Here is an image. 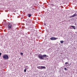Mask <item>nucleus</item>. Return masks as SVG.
<instances>
[{
	"instance_id": "1",
	"label": "nucleus",
	"mask_w": 77,
	"mask_h": 77,
	"mask_svg": "<svg viewBox=\"0 0 77 77\" xmlns=\"http://www.w3.org/2000/svg\"><path fill=\"white\" fill-rule=\"evenodd\" d=\"M48 56L46 54L42 55V54H39L38 56V57L41 60H45V59L44 58H47Z\"/></svg>"
},
{
	"instance_id": "2",
	"label": "nucleus",
	"mask_w": 77,
	"mask_h": 77,
	"mask_svg": "<svg viewBox=\"0 0 77 77\" xmlns=\"http://www.w3.org/2000/svg\"><path fill=\"white\" fill-rule=\"evenodd\" d=\"M3 58L5 60H8L9 59V56L6 54H5L3 55Z\"/></svg>"
},
{
	"instance_id": "3",
	"label": "nucleus",
	"mask_w": 77,
	"mask_h": 77,
	"mask_svg": "<svg viewBox=\"0 0 77 77\" xmlns=\"http://www.w3.org/2000/svg\"><path fill=\"white\" fill-rule=\"evenodd\" d=\"M38 69H46V67L45 66H38L37 67Z\"/></svg>"
},
{
	"instance_id": "4",
	"label": "nucleus",
	"mask_w": 77,
	"mask_h": 77,
	"mask_svg": "<svg viewBox=\"0 0 77 77\" xmlns=\"http://www.w3.org/2000/svg\"><path fill=\"white\" fill-rule=\"evenodd\" d=\"M7 27L9 30L11 29L12 28V25L11 24L9 23Z\"/></svg>"
},
{
	"instance_id": "5",
	"label": "nucleus",
	"mask_w": 77,
	"mask_h": 77,
	"mask_svg": "<svg viewBox=\"0 0 77 77\" xmlns=\"http://www.w3.org/2000/svg\"><path fill=\"white\" fill-rule=\"evenodd\" d=\"M58 39V38H55L54 37H52L50 38L51 40L52 41H54V40H56V39Z\"/></svg>"
},
{
	"instance_id": "6",
	"label": "nucleus",
	"mask_w": 77,
	"mask_h": 77,
	"mask_svg": "<svg viewBox=\"0 0 77 77\" xmlns=\"http://www.w3.org/2000/svg\"><path fill=\"white\" fill-rule=\"evenodd\" d=\"M76 16H77V14H75L72 16H71L69 17V18H73V17H76Z\"/></svg>"
},
{
	"instance_id": "7",
	"label": "nucleus",
	"mask_w": 77,
	"mask_h": 77,
	"mask_svg": "<svg viewBox=\"0 0 77 77\" xmlns=\"http://www.w3.org/2000/svg\"><path fill=\"white\" fill-rule=\"evenodd\" d=\"M26 22H28L29 23H30L32 21V20H30V19H28L27 20H26Z\"/></svg>"
},
{
	"instance_id": "8",
	"label": "nucleus",
	"mask_w": 77,
	"mask_h": 77,
	"mask_svg": "<svg viewBox=\"0 0 77 77\" xmlns=\"http://www.w3.org/2000/svg\"><path fill=\"white\" fill-rule=\"evenodd\" d=\"M71 26V27H72V28H73V29H74V30H75V29H76V28H75V26Z\"/></svg>"
},
{
	"instance_id": "9",
	"label": "nucleus",
	"mask_w": 77,
	"mask_h": 77,
	"mask_svg": "<svg viewBox=\"0 0 77 77\" xmlns=\"http://www.w3.org/2000/svg\"><path fill=\"white\" fill-rule=\"evenodd\" d=\"M50 6H54V4H51L50 5Z\"/></svg>"
},
{
	"instance_id": "10",
	"label": "nucleus",
	"mask_w": 77,
	"mask_h": 77,
	"mask_svg": "<svg viewBox=\"0 0 77 77\" xmlns=\"http://www.w3.org/2000/svg\"><path fill=\"white\" fill-rule=\"evenodd\" d=\"M25 68L26 69H28V66H25Z\"/></svg>"
},
{
	"instance_id": "11",
	"label": "nucleus",
	"mask_w": 77,
	"mask_h": 77,
	"mask_svg": "<svg viewBox=\"0 0 77 77\" xmlns=\"http://www.w3.org/2000/svg\"><path fill=\"white\" fill-rule=\"evenodd\" d=\"M28 17H30L32 16V15L30 14H28Z\"/></svg>"
},
{
	"instance_id": "12",
	"label": "nucleus",
	"mask_w": 77,
	"mask_h": 77,
	"mask_svg": "<svg viewBox=\"0 0 77 77\" xmlns=\"http://www.w3.org/2000/svg\"><path fill=\"white\" fill-rule=\"evenodd\" d=\"M64 41H60V42L61 43V44H63V43Z\"/></svg>"
},
{
	"instance_id": "13",
	"label": "nucleus",
	"mask_w": 77,
	"mask_h": 77,
	"mask_svg": "<svg viewBox=\"0 0 77 77\" xmlns=\"http://www.w3.org/2000/svg\"><path fill=\"white\" fill-rule=\"evenodd\" d=\"M20 55H21V56H23V53L21 52L20 53Z\"/></svg>"
},
{
	"instance_id": "14",
	"label": "nucleus",
	"mask_w": 77,
	"mask_h": 77,
	"mask_svg": "<svg viewBox=\"0 0 77 77\" xmlns=\"http://www.w3.org/2000/svg\"><path fill=\"white\" fill-rule=\"evenodd\" d=\"M50 50H51V48H50L48 49V51H50Z\"/></svg>"
},
{
	"instance_id": "15",
	"label": "nucleus",
	"mask_w": 77,
	"mask_h": 77,
	"mask_svg": "<svg viewBox=\"0 0 77 77\" xmlns=\"http://www.w3.org/2000/svg\"><path fill=\"white\" fill-rule=\"evenodd\" d=\"M64 69L65 70V71H66V70H67V69H66V67H65L64 68Z\"/></svg>"
},
{
	"instance_id": "16",
	"label": "nucleus",
	"mask_w": 77,
	"mask_h": 77,
	"mask_svg": "<svg viewBox=\"0 0 77 77\" xmlns=\"http://www.w3.org/2000/svg\"><path fill=\"white\" fill-rule=\"evenodd\" d=\"M26 70H27V69H25L24 70V72H26Z\"/></svg>"
},
{
	"instance_id": "17",
	"label": "nucleus",
	"mask_w": 77,
	"mask_h": 77,
	"mask_svg": "<svg viewBox=\"0 0 77 77\" xmlns=\"http://www.w3.org/2000/svg\"><path fill=\"white\" fill-rule=\"evenodd\" d=\"M65 64H68V62H66V63H65Z\"/></svg>"
},
{
	"instance_id": "18",
	"label": "nucleus",
	"mask_w": 77,
	"mask_h": 77,
	"mask_svg": "<svg viewBox=\"0 0 77 77\" xmlns=\"http://www.w3.org/2000/svg\"><path fill=\"white\" fill-rule=\"evenodd\" d=\"M1 55H2V53H0V57L1 56Z\"/></svg>"
},
{
	"instance_id": "19",
	"label": "nucleus",
	"mask_w": 77,
	"mask_h": 77,
	"mask_svg": "<svg viewBox=\"0 0 77 77\" xmlns=\"http://www.w3.org/2000/svg\"><path fill=\"white\" fill-rule=\"evenodd\" d=\"M44 25L45 26H46V23H44Z\"/></svg>"
},
{
	"instance_id": "20",
	"label": "nucleus",
	"mask_w": 77,
	"mask_h": 77,
	"mask_svg": "<svg viewBox=\"0 0 77 77\" xmlns=\"http://www.w3.org/2000/svg\"><path fill=\"white\" fill-rule=\"evenodd\" d=\"M71 20H74V19L72 18V19H71Z\"/></svg>"
},
{
	"instance_id": "21",
	"label": "nucleus",
	"mask_w": 77,
	"mask_h": 77,
	"mask_svg": "<svg viewBox=\"0 0 77 77\" xmlns=\"http://www.w3.org/2000/svg\"><path fill=\"white\" fill-rule=\"evenodd\" d=\"M3 21H5V20H3Z\"/></svg>"
},
{
	"instance_id": "22",
	"label": "nucleus",
	"mask_w": 77,
	"mask_h": 77,
	"mask_svg": "<svg viewBox=\"0 0 77 77\" xmlns=\"http://www.w3.org/2000/svg\"><path fill=\"white\" fill-rule=\"evenodd\" d=\"M0 26H1V25H0Z\"/></svg>"
}]
</instances>
